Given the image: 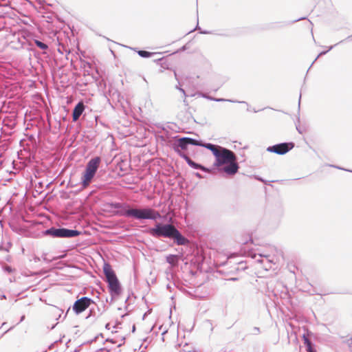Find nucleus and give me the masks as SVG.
Returning a JSON list of instances; mask_svg holds the SVG:
<instances>
[{
    "mask_svg": "<svg viewBox=\"0 0 352 352\" xmlns=\"http://www.w3.org/2000/svg\"><path fill=\"white\" fill-rule=\"evenodd\" d=\"M108 206L111 209H117L114 214L117 216L131 218L142 221L161 219L160 212L152 208L138 207L126 202H110Z\"/></svg>",
    "mask_w": 352,
    "mask_h": 352,
    "instance_id": "1",
    "label": "nucleus"
},
{
    "mask_svg": "<svg viewBox=\"0 0 352 352\" xmlns=\"http://www.w3.org/2000/svg\"><path fill=\"white\" fill-rule=\"evenodd\" d=\"M148 232L157 239L166 238L173 240L177 245H187L189 243V240L170 223H156L154 227L148 230Z\"/></svg>",
    "mask_w": 352,
    "mask_h": 352,
    "instance_id": "2",
    "label": "nucleus"
},
{
    "mask_svg": "<svg viewBox=\"0 0 352 352\" xmlns=\"http://www.w3.org/2000/svg\"><path fill=\"white\" fill-rule=\"evenodd\" d=\"M214 159V166L217 168L218 172L233 176L239 171L237 156L232 151L223 147Z\"/></svg>",
    "mask_w": 352,
    "mask_h": 352,
    "instance_id": "3",
    "label": "nucleus"
},
{
    "mask_svg": "<svg viewBox=\"0 0 352 352\" xmlns=\"http://www.w3.org/2000/svg\"><path fill=\"white\" fill-rule=\"evenodd\" d=\"M100 162L101 158L99 156L94 157L89 160L81 177V184L83 188L87 187L91 184Z\"/></svg>",
    "mask_w": 352,
    "mask_h": 352,
    "instance_id": "4",
    "label": "nucleus"
},
{
    "mask_svg": "<svg viewBox=\"0 0 352 352\" xmlns=\"http://www.w3.org/2000/svg\"><path fill=\"white\" fill-rule=\"evenodd\" d=\"M80 232L76 229H69L63 227H51L42 232L43 236H50L52 238H74L79 236Z\"/></svg>",
    "mask_w": 352,
    "mask_h": 352,
    "instance_id": "5",
    "label": "nucleus"
},
{
    "mask_svg": "<svg viewBox=\"0 0 352 352\" xmlns=\"http://www.w3.org/2000/svg\"><path fill=\"white\" fill-rule=\"evenodd\" d=\"M295 144L292 142L278 143L272 146H269L266 151L270 153H276L277 155H285L290 151Z\"/></svg>",
    "mask_w": 352,
    "mask_h": 352,
    "instance_id": "6",
    "label": "nucleus"
},
{
    "mask_svg": "<svg viewBox=\"0 0 352 352\" xmlns=\"http://www.w3.org/2000/svg\"><path fill=\"white\" fill-rule=\"evenodd\" d=\"M93 303H94V301L91 298L83 296L74 302L72 306V310L76 315H79Z\"/></svg>",
    "mask_w": 352,
    "mask_h": 352,
    "instance_id": "7",
    "label": "nucleus"
},
{
    "mask_svg": "<svg viewBox=\"0 0 352 352\" xmlns=\"http://www.w3.org/2000/svg\"><path fill=\"white\" fill-rule=\"evenodd\" d=\"M107 283L109 292L111 296L110 301L111 302L115 298L118 297L121 294L122 290V285L118 278L111 280Z\"/></svg>",
    "mask_w": 352,
    "mask_h": 352,
    "instance_id": "8",
    "label": "nucleus"
},
{
    "mask_svg": "<svg viewBox=\"0 0 352 352\" xmlns=\"http://www.w3.org/2000/svg\"><path fill=\"white\" fill-rule=\"evenodd\" d=\"M176 138H177V139L173 142V148L181 157V155L186 154L182 151L187 150L189 145L186 137L178 138V136H177Z\"/></svg>",
    "mask_w": 352,
    "mask_h": 352,
    "instance_id": "9",
    "label": "nucleus"
},
{
    "mask_svg": "<svg viewBox=\"0 0 352 352\" xmlns=\"http://www.w3.org/2000/svg\"><path fill=\"white\" fill-rule=\"evenodd\" d=\"M103 273L107 283L118 278L115 271L109 263H104L103 265Z\"/></svg>",
    "mask_w": 352,
    "mask_h": 352,
    "instance_id": "10",
    "label": "nucleus"
},
{
    "mask_svg": "<svg viewBox=\"0 0 352 352\" xmlns=\"http://www.w3.org/2000/svg\"><path fill=\"white\" fill-rule=\"evenodd\" d=\"M85 109V104L80 101L78 102L73 109L72 111V120L76 122L78 120L80 116L82 114Z\"/></svg>",
    "mask_w": 352,
    "mask_h": 352,
    "instance_id": "11",
    "label": "nucleus"
},
{
    "mask_svg": "<svg viewBox=\"0 0 352 352\" xmlns=\"http://www.w3.org/2000/svg\"><path fill=\"white\" fill-rule=\"evenodd\" d=\"M181 157L184 159L187 164L191 167L192 168L196 169V170H200L201 171L206 170L205 166L202 165L201 164L197 163L195 161H193L190 157H188L186 154L181 155Z\"/></svg>",
    "mask_w": 352,
    "mask_h": 352,
    "instance_id": "12",
    "label": "nucleus"
},
{
    "mask_svg": "<svg viewBox=\"0 0 352 352\" xmlns=\"http://www.w3.org/2000/svg\"><path fill=\"white\" fill-rule=\"evenodd\" d=\"M223 146H221L220 145L214 144L212 143H206L204 144V148H206L211 151L212 155H214V158L217 157V155L219 154V151H221V148H222Z\"/></svg>",
    "mask_w": 352,
    "mask_h": 352,
    "instance_id": "13",
    "label": "nucleus"
},
{
    "mask_svg": "<svg viewBox=\"0 0 352 352\" xmlns=\"http://www.w3.org/2000/svg\"><path fill=\"white\" fill-rule=\"evenodd\" d=\"M179 256L177 254H169L166 256V261L172 267H177L179 265Z\"/></svg>",
    "mask_w": 352,
    "mask_h": 352,
    "instance_id": "14",
    "label": "nucleus"
},
{
    "mask_svg": "<svg viewBox=\"0 0 352 352\" xmlns=\"http://www.w3.org/2000/svg\"><path fill=\"white\" fill-rule=\"evenodd\" d=\"M91 79L94 81L99 89H104L106 88V82L104 79H101L98 76L91 74Z\"/></svg>",
    "mask_w": 352,
    "mask_h": 352,
    "instance_id": "15",
    "label": "nucleus"
},
{
    "mask_svg": "<svg viewBox=\"0 0 352 352\" xmlns=\"http://www.w3.org/2000/svg\"><path fill=\"white\" fill-rule=\"evenodd\" d=\"M120 95V94L119 91L117 89L112 87H110L108 90V92L105 94L106 98H108L109 96L113 100L117 99L118 100H119Z\"/></svg>",
    "mask_w": 352,
    "mask_h": 352,
    "instance_id": "16",
    "label": "nucleus"
},
{
    "mask_svg": "<svg viewBox=\"0 0 352 352\" xmlns=\"http://www.w3.org/2000/svg\"><path fill=\"white\" fill-rule=\"evenodd\" d=\"M304 344L307 348V352H316V351L313 347V343L305 335L302 336Z\"/></svg>",
    "mask_w": 352,
    "mask_h": 352,
    "instance_id": "17",
    "label": "nucleus"
},
{
    "mask_svg": "<svg viewBox=\"0 0 352 352\" xmlns=\"http://www.w3.org/2000/svg\"><path fill=\"white\" fill-rule=\"evenodd\" d=\"M188 145L192 146H198L204 147L205 142H202L201 140H196L192 138L186 137Z\"/></svg>",
    "mask_w": 352,
    "mask_h": 352,
    "instance_id": "18",
    "label": "nucleus"
},
{
    "mask_svg": "<svg viewBox=\"0 0 352 352\" xmlns=\"http://www.w3.org/2000/svg\"><path fill=\"white\" fill-rule=\"evenodd\" d=\"M129 48L137 52L138 55L142 58H150V57H152L155 54V53H153V52H148L146 50H136V48H132V47H129Z\"/></svg>",
    "mask_w": 352,
    "mask_h": 352,
    "instance_id": "19",
    "label": "nucleus"
},
{
    "mask_svg": "<svg viewBox=\"0 0 352 352\" xmlns=\"http://www.w3.org/2000/svg\"><path fill=\"white\" fill-rule=\"evenodd\" d=\"M215 102H232V103H241V104H245L248 107L249 106L248 103L245 101H238V100H230V99H225V98H214V100Z\"/></svg>",
    "mask_w": 352,
    "mask_h": 352,
    "instance_id": "20",
    "label": "nucleus"
},
{
    "mask_svg": "<svg viewBox=\"0 0 352 352\" xmlns=\"http://www.w3.org/2000/svg\"><path fill=\"white\" fill-rule=\"evenodd\" d=\"M345 40H342V41H340V42H338V43L335 44L334 45H331L329 47V49L326 51H322L321 52L318 56L317 57L315 58V60L313 61V63H311V67L313 65V64L316 61V60L321 56H323L324 54H326L328 52H329L330 50H331L336 45L344 42Z\"/></svg>",
    "mask_w": 352,
    "mask_h": 352,
    "instance_id": "21",
    "label": "nucleus"
},
{
    "mask_svg": "<svg viewBox=\"0 0 352 352\" xmlns=\"http://www.w3.org/2000/svg\"><path fill=\"white\" fill-rule=\"evenodd\" d=\"M34 43H35V45H36V47H38V48H40L41 50H45L48 49L47 44L42 42L41 41L35 39Z\"/></svg>",
    "mask_w": 352,
    "mask_h": 352,
    "instance_id": "22",
    "label": "nucleus"
},
{
    "mask_svg": "<svg viewBox=\"0 0 352 352\" xmlns=\"http://www.w3.org/2000/svg\"><path fill=\"white\" fill-rule=\"evenodd\" d=\"M205 168L206 170H203L202 172L207 173H210V174H212V175L216 174L217 171L218 172L217 168L216 166H214V164L212 165V167H210V168H208V167L205 166Z\"/></svg>",
    "mask_w": 352,
    "mask_h": 352,
    "instance_id": "23",
    "label": "nucleus"
},
{
    "mask_svg": "<svg viewBox=\"0 0 352 352\" xmlns=\"http://www.w3.org/2000/svg\"><path fill=\"white\" fill-rule=\"evenodd\" d=\"M199 95L201 96V97L204 98H206V99L209 100H212V101L214 100V97L210 96H209V95H208L206 94L201 93Z\"/></svg>",
    "mask_w": 352,
    "mask_h": 352,
    "instance_id": "24",
    "label": "nucleus"
},
{
    "mask_svg": "<svg viewBox=\"0 0 352 352\" xmlns=\"http://www.w3.org/2000/svg\"><path fill=\"white\" fill-rule=\"evenodd\" d=\"M12 247V243L10 242H8L6 245H4L3 251L8 252L10 249Z\"/></svg>",
    "mask_w": 352,
    "mask_h": 352,
    "instance_id": "25",
    "label": "nucleus"
},
{
    "mask_svg": "<svg viewBox=\"0 0 352 352\" xmlns=\"http://www.w3.org/2000/svg\"><path fill=\"white\" fill-rule=\"evenodd\" d=\"M110 350L111 349L107 347H103V348L97 349L95 352H104V351L109 352V351H110Z\"/></svg>",
    "mask_w": 352,
    "mask_h": 352,
    "instance_id": "26",
    "label": "nucleus"
},
{
    "mask_svg": "<svg viewBox=\"0 0 352 352\" xmlns=\"http://www.w3.org/2000/svg\"><path fill=\"white\" fill-rule=\"evenodd\" d=\"M91 316H95V311L93 309H89V313L88 316L86 317V319H88V318H91Z\"/></svg>",
    "mask_w": 352,
    "mask_h": 352,
    "instance_id": "27",
    "label": "nucleus"
},
{
    "mask_svg": "<svg viewBox=\"0 0 352 352\" xmlns=\"http://www.w3.org/2000/svg\"><path fill=\"white\" fill-rule=\"evenodd\" d=\"M193 175L199 179H204L205 177L200 174L199 172L193 173Z\"/></svg>",
    "mask_w": 352,
    "mask_h": 352,
    "instance_id": "28",
    "label": "nucleus"
},
{
    "mask_svg": "<svg viewBox=\"0 0 352 352\" xmlns=\"http://www.w3.org/2000/svg\"><path fill=\"white\" fill-rule=\"evenodd\" d=\"M256 179L257 180H258V181H261V182H263V183H264V184H267V182L266 180H265L264 179H263L262 177H261L257 176V177H256Z\"/></svg>",
    "mask_w": 352,
    "mask_h": 352,
    "instance_id": "29",
    "label": "nucleus"
},
{
    "mask_svg": "<svg viewBox=\"0 0 352 352\" xmlns=\"http://www.w3.org/2000/svg\"><path fill=\"white\" fill-rule=\"evenodd\" d=\"M215 35L221 36H229L230 34L227 33H214Z\"/></svg>",
    "mask_w": 352,
    "mask_h": 352,
    "instance_id": "30",
    "label": "nucleus"
},
{
    "mask_svg": "<svg viewBox=\"0 0 352 352\" xmlns=\"http://www.w3.org/2000/svg\"><path fill=\"white\" fill-rule=\"evenodd\" d=\"M186 45H184L182 46L179 50H178L177 52H175V53H177V52H184L186 50Z\"/></svg>",
    "mask_w": 352,
    "mask_h": 352,
    "instance_id": "31",
    "label": "nucleus"
},
{
    "mask_svg": "<svg viewBox=\"0 0 352 352\" xmlns=\"http://www.w3.org/2000/svg\"><path fill=\"white\" fill-rule=\"evenodd\" d=\"M99 336H101V337L102 338V333H100V334H99L98 336H96L93 340H91L89 341V342H90V343H92L93 342L96 341V340L98 339V338Z\"/></svg>",
    "mask_w": 352,
    "mask_h": 352,
    "instance_id": "32",
    "label": "nucleus"
},
{
    "mask_svg": "<svg viewBox=\"0 0 352 352\" xmlns=\"http://www.w3.org/2000/svg\"><path fill=\"white\" fill-rule=\"evenodd\" d=\"M105 342H111L112 344H116V341L114 340L113 339L107 338Z\"/></svg>",
    "mask_w": 352,
    "mask_h": 352,
    "instance_id": "33",
    "label": "nucleus"
},
{
    "mask_svg": "<svg viewBox=\"0 0 352 352\" xmlns=\"http://www.w3.org/2000/svg\"><path fill=\"white\" fill-rule=\"evenodd\" d=\"M85 67H87L89 69H91V64L87 62L85 64Z\"/></svg>",
    "mask_w": 352,
    "mask_h": 352,
    "instance_id": "34",
    "label": "nucleus"
},
{
    "mask_svg": "<svg viewBox=\"0 0 352 352\" xmlns=\"http://www.w3.org/2000/svg\"><path fill=\"white\" fill-rule=\"evenodd\" d=\"M84 73H85V76L87 75V76H91V74H90L89 70L85 69Z\"/></svg>",
    "mask_w": 352,
    "mask_h": 352,
    "instance_id": "35",
    "label": "nucleus"
},
{
    "mask_svg": "<svg viewBox=\"0 0 352 352\" xmlns=\"http://www.w3.org/2000/svg\"><path fill=\"white\" fill-rule=\"evenodd\" d=\"M150 310H148V311L145 312L142 316V319L144 320L145 318L146 317V316L150 313Z\"/></svg>",
    "mask_w": 352,
    "mask_h": 352,
    "instance_id": "36",
    "label": "nucleus"
},
{
    "mask_svg": "<svg viewBox=\"0 0 352 352\" xmlns=\"http://www.w3.org/2000/svg\"><path fill=\"white\" fill-rule=\"evenodd\" d=\"M179 90L184 94V97H186V94L184 89L179 88Z\"/></svg>",
    "mask_w": 352,
    "mask_h": 352,
    "instance_id": "37",
    "label": "nucleus"
},
{
    "mask_svg": "<svg viewBox=\"0 0 352 352\" xmlns=\"http://www.w3.org/2000/svg\"><path fill=\"white\" fill-rule=\"evenodd\" d=\"M179 90L184 94V97H186V94L184 89L179 88Z\"/></svg>",
    "mask_w": 352,
    "mask_h": 352,
    "instance_id": "38",
    "label": "nucleus"
},
{
    "mask_svg": "<svg viewBox=\"0 0 352 352\" xmlns=\"http://www.w3.org/2000/svg\"><path fill=\"white\" fill-rule=\"evenodd\" d=\"M305 19V17H301V18H300V19H296V20L293 21L292 22V23L297 22V21H300V20Z\"/></svg>",
    "mask_w": 352,
    "mask_h": 352,
    "instance_id": "39",
    "label": "nucleus"
},
{
    "mask_svg": "<svg viewBox=\"0 0 352 352\" xmlns=\"http://www.w3.org/2000/svg\"><path fill=\"white\" fill-rule=\"evenodd\" d=\"M4 244L3 243H0V251H3Z\"/></svg>",
    "mask_w": 352,
    "mask_h": 352,
    "instance_id": "40",
    "label": "nucleus"
},
{
    "mask_svg": "<svg viewBox=\"0 0 352 352\" xmlns=\"http://www.w3.org/2000/svg\"><path fill=\"white\" fill-rule=\"evenodd\" d=\"M201 34H210L211 33L210 32H208V31H206V30H204V31H201L200 32Z\"/></svg>",
    "mask_w": 352,
    "mask_h": 352,
    "instance_id": "41",
    "label": "nucleus"
},
{
    "mask_svg": "<svg viewBox=\"0 0 352 352\" xmlns=\"http://www.w3.org/2000/svg\"><path fill=\"white\" fill-rule=\"evenodd\" d=\"M119 324H121V322L117 321L116 325L113 326V328H117Z\"/></svg>",
    "mask_w": 352,
    "mask_h": 352,
    "instance_id": "42",
    "label": "nucleus"
},
{
    "mask_svg": "<svg viewBox=\"0 0 352 352\" xmlns=\"http://www.w3.org/2000/svg\"><path fill=\"white\" fill-rule=\"evenodd\" d=\"M345 40L352 41V35L349 36Z\"/></svg>",
    "mask_w": 352,
    "mask_h": 352,
    "instance_id": "43",
    "label": "nucleus"
},
{
    "mask_svg": "<svg viewBox=\"0 0 352 352\" xmlns=\"http://www.w3.org/2000/svg\"><path fill=\"white\" fill-rule=\"evenodd\" d=\"M105 328L107 329H110V324L109 323H107L106 325H105Z\"/></svg>",
    "mask_w": 352,
    "mask_h": 352,
    "instance_id": "44",
    "label": "nucleus"
},
{
    "mask_svg": "<svg viewBox=\"0 0 352 352\" xmlns=\"http://www.w3.org/2000/svg\"><path fill=\"white\" fill-rule=\"evenodd\" d=\"M229 280H232V281H236V280H238V278H230Z\"/></svg>",
    "mask_w": 352,
    "mask_h": 352,
    "instance_id": "45",
    "label": "nucleus"
},
{
    "mask_svg": "<svg viewBox=\"0 0 352 352\" xmlns=\"http://www.w3.org/2000/svg\"><path fill=\"white\" fill-rule=\"evenodd\" d=\"M24 319H25V316L23 315V316H22L21 317V319H20L19 322H21L22 321H23V320H24Z\"/></svg>",
    "mask_w": 352,
    "mask_h": 352,
    "instance_id": "46",
    "label": "nucleus"
},
{
    "mask_svg": "<svg viewBox=\"0 0 352 352\" xmlns=\"http://www.w3.org/2000/svg\"><path fill=\"white\" fill-rule=\"evenodd\" d=\"M135 325L133 324L132 327V332H135Z\"/></svg>",
    "mask_w": 352,
    "mask_h": 352,
    "instance_id": "47",
    "label": "nucleus"
},
{
    "mask_svg": "<svg viewBox=\"0 0 352 352\" xmlns=\"http://www.w3.org/2000/svg\"><path fill=\"white\" fill-rule=\"evenodd\" d=\"M300 98H301V94H300V98H299V101H298V108H300Z\"/></svg>",
    "mask_w": 352,
    "mask_h": 352,
    "instance_id": "48",
    "label": "nucleus"
},
{
    "mask_svg": "<svg viewBox=\"0 0 352 352\" xmlns=\"http://www.w3.org/2000/svg\"><path fill=\"white\" fill-rule=\"evenodd\" d=\"M296 129H297V131H298L299 133H300V134L302 133V131H300V129L298 126H296Z\"/></svg>",
    "mask_w": 352,
    "mask_h": 352,
    "instance_id": "49",
    "label": "nucleus"
},
{
    "mask_svg": "<svg viewBox=\"0 0 352 352\" xmlns=\"http://www.w3.org/2000/svg\"><path fill=\"white\" fill-rule=\"evenodd\" d=\"M254 331L259 332V328L258 327H254Z\"/></svg>",
    "mask_w": 352,
    "mask_h": 352,
    "instance_id": "50",
    "label": "nucleus"
},
{
    "mask_svg": "<svg viewBox=\"0 0 352 352\" xmlns=\"http://www.w3.org/2000/svg\"><path fill=\"white\" fill-rule=\"evenodd\" d=\"M13 329V327H11L9 329H8L7 331H6L4 332V333H7L8 331H9L10 330L12 329Z\"/></svg>",
    "mask_w": 352,
    "mask_h": 352,
    "instance_id": "51",
    "label": "nucleus"
},
{
    "mask_svg": "<svg viewBox=\"0 0 352 352\" xmlns=\"http://www.w3.org/2000/svg\"><path fill=\"white\" fill-rule=\"evenodd\" d=\"M12 269L10 267H8V269H7V271L8 272H11Z\"/></svg>",
    "mask_w": 352,
    "mask_h": 352,
    "instance_id": "52",
    "label": "nucleus"
},
{
    "mask_svg": "<svg viewBox=\"0 0 352 352\" xmlns=\"http://www.w3.org/2000/svg\"><path fill=\"white\" fill-rule=\"evenodd\" d=\"M253 111H254V113H257V112L259 111L258 110H256L255 109H254Z\"/></svg>",
    "mask_w": 352,
    "mask_h": 352,
    "instance_id": "53",
    "label": "nucleus"
},
{
    "mask_svg": "<svg viewBox=\"0 0 352 352\" xmlns=\"http://www.w3.org/2000/svg\"><path fill=\"white\" fill-rule=\"evenodd\" d=\"M257 262H258V263H262V262H263V261H262V260H260V259H258V260H257Z\"/></svg>",
    "mask_w": 352,
    "mask_h": 352,
    "instance_id": "54",
    "label": "nucleus"
},
{
    "mask_svg": "<svg viewBox=\"0 0 352 352\" xmlns=\"http://www.w3.org/2000/svg\"><path fill=\"white\" fill-rule=\"evenodd\" d=\"M124 342L122 343H120L119 344H118V347H120V346H122V344H123Z\"/></svg>",
    "mask_w": 352,
    "mask_h": 352,
    "instance_id": "55",
    "label": "nucleus"
},
{
    "mask_svg": "<svg viewBox=\"0 0 352 352\" xmlns=\"http://www.w3.org/2000/svg\"><path fill=\"white\" fill-rule=\"evenodd\" d=\"M126 316V314H124V315H122V318H124V317H125Z\"/></svg>",
    "mask_w": 352,
    "mask_h": 352,
    "instance_id": "56",
    "label": "nucleus"
},
{
    "mask_svg": "<svg viewBox=\"0 0 352 352\" xmlns=\"http://www.w3.org/2000/svg\"><path fill=\"white\" fill-rule=\"evenodd\" d=\"M335 167L338 168V169H342L340 167H338V166H335Z\"/></svg>",
    "mask_w": 352,
    "mask_h": 352,
    "instance_id": "57",
    "label": "nucleus"
},
{
    "mask_svg": "<svg viewBox=\"0 0 352 352\" xmlns=\"http://www.w3.org/2000/svg\"><path fill=\"white\" fill-rule=\"evenodd\" d=\"M180 87H178L177 85L176 86V89H179Z\"/></svg>",
    "mask_w": 352,
    "mask_h": 352,
    "instance_id": "58",
    "label": "nucleus"
},
{
    "mask_svg": "<svg viewBox=\"0 0 352 352\" xmlns=\"http://www.w3.org/2000/svg\"><path fill=\"white\" fill-rule=\"evenodd\" d=\"M2 298H6V296H5V295H3V296H2Z\"/></svg>",
    "mask_w": 352,
    "mask_h": 352,
    "instance_id": "59",
    "label": "nucleus"
},
{
    "mask_svg": "<svg viewBox=\"0 0 352 352\" xmlns=\"http://www.w3.org/2000/svg\"><path fill=\"white\" fill-rule=\"evenodd\" d=\"M124 340H125V338H124V337H123V338H122V341H124Z\"/></svg>",
    "mask_w": 352,
    "mask_h": 352,
    "instance_id": "60",
    "label": "nucleus"
},
{
    "mask_svg": "<svg viewBox=\"0 0 352 352\" xmlns=\"http://www.w3.org/2000/svg\"><path fill=\"white\" fill-rule=\"evenodd\" d=\"M70 310V307L68 308L67 313Z\"/></svg>",
    "mask_w": 352,
    "mask_h": 352,
    "instance_id": "61",
    "label": "nucleus"
},
{
    "mask_svg": "<svg viewBox=\"0 0 352 352\" xmlns=\"http://www.w3.org/2000/svg\"><path fill=\"white\" fill-rule=\"evenodd\" d=\"M197 28H199V29L200 28L199 27V25H197V27H196V29H197Z\"/></svg>",
    "mask_w": 352,
    "mask_h": 352,
    "instance_id": "62",
    "label": "nucleus"
},
{
    "mask_svg": "<svg viewBox=\"0 0 352 352\" xmlns=\"http://www.w3.org/2000/svg\"><path fill=\"white\" fill-rule=\"evenodd\" d=\"M140 352H145V351L143 350V351H141Z\"/></svg>",
    "mask_w": 352,
    "mask_h": 352,
    "instance_id": "63",
    "label": "nucleus"
}]
</instances>
